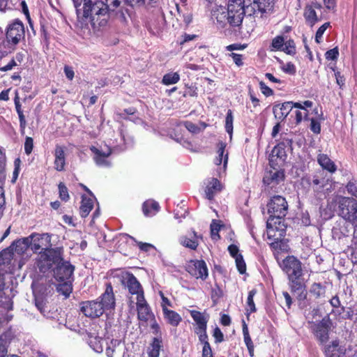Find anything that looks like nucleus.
Instances as JSON below:
<instances>
[{"mask_svg": "<svg viewBox=\"0 0 357 357\" xmlns=\"http://www.w3.org/2000/svg\"><path fill=\"white\" fill-rule=\"evenodd\" d=\"M137 310V317L140 321H148L154 319V315L146 302L145 297L135 301V307Z\"/></svg>", "mask_w": 357, "mask_h": 357, "instance_id": "obj_12", "label": "nucleus"}, {"mask_svg": "<svg viewBox=\"0 0 357 357\" xmlns=\"http://www.w3.org/2000/svg\"><path fill=\"white\" fill-rule=\"evenodd\" d=\"M241 6L248 15H254L257 11L261 13H266L270 9L269 6L267 8L262 7V0H241Z\"/></svg>", "mask_w": 357, "mask_h": 357, "instance_id": "obj_14", "label": "nucleus"}, {"mask_svg": "<svg viewBox=\"0 0 357 357\" xmlns=\"http://www.w3.org/2000/svg\"><path fill=\"white\" fill-rule=\"evenodd\" d=\"M284 178V173L282 169L271 167L264 176L263 182L266 185L271 188L279 184Z\"/></svg>", "mask_w": 357, "mask_h": 357, "instance_id": "obj_10", "label": "nucleus"}, {"mask_svg": "<svg viewBox=\"0 0 357 357\" xmlns=\"http://www.w3.org/2000/svg\"><path fill=\"white\" fill-rule=\"evenodd\" d=\"M79 210L80 215L82 218H86L89 214V198H88L85 195L82 196V202Z\"/></svg>", "mask_w": 357, "mask_h": 357, "instance_id": "obj_37", "label": "nucleus"}, {"mask_svg": "<svg viewBox=\"0 0 357 357\" xmlns=\"http://www.w3.org/2000/svg\"><path fill=\"white\" fill-rule=\"evenodd\" d=\"M33 140L30 137H26L24 143V151L27 155H29L33 150Z\"/></svg>", "mask_w": 357, "mask_h": 357, "instance_id": "obj_53", "label": "nucleus"}, {"mask_svg": "<svg viewBox=\"0 0 357 357\" xmlns=\"http://www.w3.org/2000/svg\"><path fill=\"white\" fill-rule=\"evenodd\" d=\"M95 340L96 342L93 345V349L97 353H101L103 351L102 344L104 340L102 338H97V337H95Z\"/></svg>", "mask_w": 357, "mask_h": 357, "instance_id": "obj_55", "label": "nucleus"}, {"mask_svg": "<svg viewBox=\"0 0 357 357\" xmlns=\"http://www.w3.org/2000/svg\"><path fill=\"white\" fill-rule=\"evenodd\" d=\"M332 323L328 317H325L322 320L315 325L314 329L317 339L321 343H326L328 339V333L331 328Z\"/></svg>", "mask_w": 357, "mask_h": 357, "instance_id": "obj_9", "label": "nucleus"}, {"mask_svg": "<svg viewBox=\"0 0 357 357\" xmlns=\"http://www.w3.org/2000/svg\"><path fill=\"white\" fill-rule=\"evenodd\" d=\"M311 294H312L316 298H321L324 296L326 290L319 283H314L310 290Z\"/></svg>", "mask_w": 357, "mask_h": 357, "instance_id": "obj_38", "label": "nucleus"}, {"mask_svg": "<svg viewBox=\"0 0 357 357\" xmlns=\"http://www.w3.org/2000/svg\"><path fill=\"white\" fill-rule=\"evenodd\" d=\"M229 56L233 59V60H234V63L236 64V66H243V62L242 61V55L241 54H238L236 53H231L229 54Z\"/></svg>", "mask_w": 357, "mask_h": 357, "instance_id": "obj_62", "label": "nucleus"}, {"mask_svg": "<svg viewBox=\"0 0 357 357\" xmlns=\"http://www.w3.org/2000/svg\"><path fill=\"white\" fill-rule=\"evenodd\" d=\"M310 129L314 133L319 134L321 132L320 123L314 119H312L310 123Z\"/></svg>", "mask_w": 357, "mask_h": 357, "instance_id": "obj_57", "label": "nucleus"}, {"mask_svg": "<svg viewBox=\"0 0 357 357\" xmlns=\"http://www.w3.org/2000/svg\"><path fill=\"white\" fill-rule=\"evenodd\" d=\"M293 107L292 102H287L283 104H279L275 105L273 108V112L275 119L282 121L284 120L287 115L291 112Z\"/></svg>", "mask_w": 357, "mask_h": 357, "instance_id": "obj_18", "label": "nucleus"}, {"mask_svg": "<svg viewBox=\"0 0 357 357\" xmlns=\"http://www.w3.org/2000/svg\"><path fill=\"white\" fill-rule=\"evenodd\" d=\"M326 181L323 177L319 175L314 176L312 184L314 190L319 191L325 185Z\"/></svg>", "mask_w": 357, "mask_h": 357, "instance_id": "obj_46", "label": "nucleus"}, {"mask_svg": "<svg viewBox=\"0 0 357 357\" xmlns=\"http://www.w3.org/2000/svg\"><path fill=\"white\" fill-rule=\"evenodd\" d=\"M222 186L220 181L217 178H213L206 187L205 192L206 197L208 199H211L215 194L220 192Z\"/></svg>", "mask_w": 357, "mask_h": 357, "instance_id": "obj_25", "label": "nucleus"}, {"mask_svg": "<svg viewBox=\"0 0 357 357\" xmlns=\"http://www.w3.org/2000/svg\"><path fill=\"white\" fill-rule=\"evenodd\" d=\"M193 238H190L186 236L181 237L180 239L181 244L186 248L195 250L199 244L197 241L198 236H197L195 231H193Z\"/></svg>", "mask_w": 357, "mask_h": 357, "instance_id": "obj_34", "label": "nucleus"}, {"mask_svg": "<svg viewBox=\"0 0 357 357\" xmlns=\"http://www.w3.org/2000/svg\"><path fill=\"white\" fill-rule=\"evenodd\" d=\"M122 282L129 291L128 306L130 310L135 309V301L144 297L143 288L137 279L131 273H126L122 276Z\"/></svg>", "mask_w": 357, "mask_h": 357, "instance_id": "obj_2", "label": "nucleus"}, {"mask_svg": "<svg viewBox=\"0 0 357 357\" xmlns=\"http://www.w3.org/2000/svg\"><path fill=\"white\" fill-rule=\"evenodd\" d=\"M89 302L84 303V305L81 307V312H82V315L79 317L81 321H82V324L83 325L82 328H80L79 333L82 335L86 334L88 335V317L89 315L87 314V310L89 307Z\"/></svg>", "mask_w": 357, "mask_h": 357, "instance_id": "obj_30", "label": "nucleus"}, {"mask_svg": "<svg viewBox=\"0 0 357 357\" xmlns=\"http://www.w3.org/2000/svg\"><path fill=\"white\" fill-rule=\"evenodd\" d=\"M283 149L280 144L275 146L272 150V156H277L278 158H281L282 154L284 153Z\"/></svg>", "mask_w": 357, "mask_h": 357, "instance_id": "obj_61", "label": "nucleus"}, {"mask_svg": "<svg viewBox=\"0 0 357 357\" xmlns=\"http://www.w3.org/2000/svg\"><path fill=\"white\" fill-rule=\"evenodd\" d=\"M234 116L231 110L229 109L225 119V130L231 136L233 132Z\"/></svg>", "mask_w": 357, "mask_h": 357, "instance_id": "obj_44", "label": "nucleus"}, {"mask_svg": "<svg viewBox=\"0 0 357 357\" xmlns=\"http://www.w3.org/2000/svg\"><path fill=\"white\" fill-rule=\"evenodd\" d=\"M0 307L7 311L13 309V301L9 296H3L0 292Z\"/></svg>", "mask_w": 357, "mask_h": 357, "instance_id": "obj_43", "label": "nucleus"}, {"mask_svg": "<svg viewBox=\"0 0 357 357\" xmlns=\"http://www.w3.org/2000/svg\"><path fill=\"white\" fill-rule=\"evenodd\" d=\"M196 333L199 335V341L202 342L204 345H205V344L209 343L207 340L208 335L206 334V328L199 330L197 329Z\"/></svg>", "mask_w": 357, "mask_h": 357, "instance_id": "obj_54", "label": "nucleus"}, {"mask_svg": "<svg viewBox=\"0 0 357 357\" xmlns=\"http://www.w3.org/2000/svg\"><path fill=\"white\" fill-rule=\"evenodd\" d=\"M213 336L216 342H221L223 341V333L218 327H216L213 331Z\"/></svg>", "mask_w": 357, "mask_h": 357, "instance_id": "obj_63", "label": "nucleus"}, {"mask_svg": "<svg viewBox=\"0 0 357 357\" xmlns=\"http://www.w3.org/2000/svg\"><path fill=\"white\" fill-rule=\"evenodd\" d=\"M325 354L327 357H340L339 341L334 340L331 344L328 345L325 349Z\"/></svg>", "mask_w": 357, "mask_h": 357, "instance_id": "obj_33", "label": "nucleus"}, {"mask_svg": "<svg viewBox=\"0 0 357 357\" xmlns=\"http://www.w3.org/2000/svg\"><path fill=\"white\" fill-rule=\"evenodd\" d=\"M256 294V289H252L248 293V296L247 299V305L248 308L247 309V310L250 311V312H255L256 311V307L253 301V298Z\"/></svg>", "mask_w": 357, "mask_h": 357, "instance_id": "obj_45", "label": "nucleus"}, {"mask_svg": "<svg viewBox=\"0 0 357 357\" xmlns=\"http://www.w3.org/2000/svg\"><path fill=\"white\" fill-rule=\"evenodd\" d=\"M190 314L197 325V330L206 328L207 319L202 313L199 311L191 310Z\"/></svg>", "mask_w": 357, "mask_h": 357, "instance_id": "obj_31", "label": "nucleus"}, {"mask_svg": "<svg viewBox=\"0 0 357 357\" xmlns=\"http://www.w3.org/2000/svg\"><path fill=\"white\" fill-rule=\"evenodd\" d=\"M270 218H282L287 213L288 205L286 199L282 196H274L267 205Z\"/></svg>", "mask_w": 357, "mask_h": 357, "instance_id": "obj_6", "label": "nucleus"}, {"mask_svg": "<svg viewBox=\"0 0 357 357\" xmlns=\"http://www.w3.org/2000/svg\"><path fill=\"white\" fill-rule=\"evenodd\" d=\"M225 147L226 144L225 143L220 142L218 144V156L214 160V163L216 165H220L223 161L224 167H226L228 161V155L227 153L225 155Z\"/></svg>", "mask_w": 357, "mask_h": 357, "instance_id": "obj_28", "label": "nucleus"}, {"mask_svg": "<svg viewBox=\"0 0 357 357\" xmlns=\"http://www.w3.org/2000/svg\"><path fill=\"white\" fill-rule=\"evenodd\" d=\"M12 337V333L10 331L5 332L0 335V357L6 356Z\"/></svg>", "mask_w": 357, "mask_h": 357, "instance_id": "obj_24", "label": "nucleus"}, {"mask_svg": "<svg viewBox=\"0 0 357 357\" xmlns=\"http://www.w3.org/2000/svg\"><path fill=\"white\" fill-rule=\"evenodd\" d=\"M291 288L294 292L298 293L297 297L299 300H305L306 298L307 291L301 282H296L292 283Z\"/></svg>", "mask_w": 357, "mask_h": 357, "instance_id": "obj_36", "label": "nucleus"}, {"mask_svg": "<svg viewBox=\"0 0 357 357\" xmlns=\"http://www.w3.org/2000/svg\"><path fill=\"white\" fill-rule=\"evenodd\" d=\"M161 342L157 338H155L151 344V348L149 352V357H158Z\"/></svg>", "mask_w": 357, "mask_h": 357, "instance_id": "obj_41", "label": "nucleus"}, {"mask_svg": "<svg viewBox=\"0 0 357 357\" xmlns=\"http://www.w3.org/2000/svg\"><path fill=\"white\" fill-rule=\"evenodd\" d=\"M246 14L243 7L241 6V0L229 1L227 8V19H229L230 26H241Z\"/></svg>", "mask_w": 357, "mask_h": 357, "instance_id": "obj_5", "label": "nucleus"}, {"mask_svg": "<svg viewBox=\"0 0 357 357\" xmlns=\"http://www.w3.org/2000/svg\"><path fill=\"white\" fill-rule=\"evenodd\" d=\"M243 337H244V342H245L246 346L249 347L251 345H254L252 343V339L250 336L248 326L245 323L243 326Z\"/></svg>", "mask_w": 357, "mask_h": 357, "instance_id": "obj_51", "label": "nucleus"}, {"mask_svg": "<svg viewBox=\"0 0 357 357\" xmlns=\"http://www.w3.org/2000/svg\"><path fill=\"white\" fill-rule=\"evenodd\" d=\"M91 151H92L95 154L93 159L98 165H109V162L107 160V158L112 153L110 148L105 145L104 148L101 147L100 149L96 147H91Z\"/></svg>", "mask_w": 357, "mask_h": 357, "instance_id": "obj_16", "label": "nucleus"}, {"mask_svg": "<svg viewBox=\"0 0 357 357\" xmlns=\"http://www.w3.org/2000/svg\"><path fill=\"white\" fill-rule=\"evenodd\" d=\"M142 208L146 216H152L159 211L160 206L158 202L153 200H148L144 203Z\"/></svg>", "mask_w": 357, "mask_h": 357, "instance_id": "obj_27", "label": "nucleus"}, {"mask_svg": "<svg viewBox=\"0 0 357 357\" xmlns=\"http://www.w3.org/2000/svg\"><path fill=\"white\" fill-rule=\"evenodd\" d=\"M303 15L306 23L310 26H313L319 20L312 5L305 6Z\"/></svg>", "mask_w": 357, "mask_h": 357, "instance_id": "obj_23", "label": "nucleus"}, {"mask_svg": "<svg viewBox=\"0 0 357 357\" xmlns=\"http://www.w3.org/2000/svg\"><path fill=\"white\" fill-rule=\"evenodd\" d=\"M338 54V50L335 47L326 52V58L328 60H335L337 59Z\"/></svg>", "mask_w": 357, "mask_h": 357, "instance_id": "obj_56", "label": "nucleus"}, {"mask_svg": "<svg viewBox=\"0 0 357 357\" xmlns=\"http://www.w3.org/2000/svg\"><path fill=\"white\" fill-rule=\"evenodd\" d=\"M329 23L326 22L323 25H321L318 30L317 31L316 36H315V40L317 43H320V40L325 32L326 29L329 26Z\"/></svg>", "mask_w": 357, "mask_h": 357, "instance_id": "obj_50", "label": "nucleus"}, {"mask_svg": "<svg viewBox=\"0 0 357 357\" xmlns=\"http://www.w3.org/2000/svg\"><path fill=\"white\" fill-rule=\"evenodd\" d=\"M46 301L45 299L42 296H37L35 298V305L38 310L44 316H46V308H47L46 305Z\"/></svg>", "mask_w": 357, "mask_h": 357, "instance_id": "obj_42", "label": "nucleus"}, {"mask_svg": "<svg viewBox=\"0 0 357 357\" xmlns=\"http://www.w3.org/2000/svg\"><path fill=\"white\" fill-rule=\"evenodd\" d=\"M188 272L196 278L205 280L208 277V269L203 260L192 261L187 266Z\"/></svg>", "mask_w": 357, "mask_h": 357, "instance_id": "obj_11", "label": "nucleus"}, {"mask_svg": "<svg viewBox=\"0 0 357 357\" xmlns=\"http://www.w3.org/2000/svg\"><path fill=\"white\" fill-rule=\"evenodd\" d=\"M163 312L168 323L174 326H178L182 320L181 316L175 311L167 310Z\"/></svg>", "mask_w": 357, "mask_h": 357, "instance_id": "obj_32", "label": "nucleus"}, {"mask_svg": "<svg viewBox=\"0 0 357 357\" xmlns=\"http://www.w3.org/2000/svg\"><path fill=\"white\" fill-rule=\"evenodd\" d=\"M202 357H213L212 349L209 343L205 344V345L203 346Z\"/></svg>", "mask_w": 357, "mask_h": 357, "instance_id": "obj_60", "label": "nucleus"}, {"mask_svg": "<svg viewBox=\"0 0 357 357\" xmlns=\"http://www.w3.org/2000/svg\"><path fill=\"white\" fill-rule=\"evenodd\" d=\"M24 38V27L22 22L17 20L8 26L6 31V40L9 44L16 45Z\"/></svg>", "mask_w": 357, "mask_h": 357, "instance_id": "obj_8", "label": "nucleus"}, {"mask_svg": "<svg viewBox=\"0 0 357 357\" xmlns=\"http://www.w3.org/2000/svg\"><path fill=\"white\" fill-rule=\"evenodd\" d=\"M180 79V76L177 73H169L164 75L162 83L165 85H170L177 83Z\"/></svg>", "mask_w": 357, "mask_h": 357, "instance_id": "obj_39", "label": "nucleus"}, {"mask_svg": "<svg viewBox=\"0 0 357 357\" xmlns=\"http://www.w3.org/2000/svg\"><path fill=\"white\" fill-rule=\"evenodd\" d=\"M282 50L289 54H294L296 50H295V43H294V40H289L287 42H285L284 44Z\"/></svg>", "mask_w": 357, "mask_h": 357, "instance_id": "obj_49", "label": "nucleus"}, {"mask_svg": "<svg viewBox=\"0 0 357 357\" xmlns=\"http://www.w3.org/2000/svg\"><path fill=\"white\" fill-rule=\"evenodd\" d=\"M281 268L289 277L291 283L298 282L297 280L303 275L301 262L294 256H288L281 264Z\"/></svg>", "mask_w": 357, "mask_h": 357, "instance_id": "obj_4", "label": "nucleus"}, {"mask_svg": "<svg viewBox=\"0 0 357 357\" xmlns=\"http://www.w3.org/2000/svg\"><path fill=\"white\" fill-rule=\"evenodd\" d=\"M72 281L73 280L58 281L59 283L56 286L57 291L63 295L66 298L68 297L73 290Z\"/></svg>", "mask_w": 357, "mask_h": 357, "instance_id": "obj_29", "label": "nucleus"}, {"mask_svg": "<svg viewBox=\"0 0 357 357\" xmlns=\"http://www.w3.org/2000/svg\"><path fill=\"white\" fill-rule=\"evenodd\" d=\"M13 250L10 246L4 249L0 252V267L10 271V262L13 258Z\"/></svg>", "mask_w": 357, "mask_h": 357, "instance_id": "obj_21", "label": "nucleus"}, {"mask_svg": "<svg viewBox=\"0 0 357 357\" xmlns=\"http://www.w3.org/2000/svg\"><path fill=\"white\" fill-rule=\"evenodd\" d=\"M338 205L339 215L353 225L357 222V202L356 199L342 196H335L329 202L330 209L335 210Z\"/></svg>", "mask_w": 357, "mask_h": 357, "instance_id": "obj_1", "label": "nucleus"}, {"mask_svg": "<svg viewBox=\"0 0 357 357\" xmlns=\"http://www.w3.org/2000/svg\"><path fill=\"white\" fill-rule=\"evenodd\" d=\"M282 70L284 72L289 73V74H294L296 72L295 66L291 63H287L282 66Z\"/></svg>", "mask_w": 357, "mask_h": 357, "instance_id": "obj_64", "label": "nucleus"}, {"mask_svg": "<svg viewBox=\"0 0 357 357\" xmlns=\"http://www.w3.org/2000/svg\"><path fill=\"white\" fill-rule=\"evenodd\" d=\"M159 294L162 298L161 306L162 307V311L165 312L168 310L167 306H171V302L167 297L165 296L164 294L162 291H160Z\"/></svg>", "mask_w": 357, "mask_h": 357, "instance_id": "obj_59", "label": "nucleus"}, {"mask_svg": "<svg viewBox=\"0 0 357 357\" xmlns=\"http://www.w3.org/2000/svg\"><path fill=\"white\" fill-rule=\"evenodd\" d=\"M317 161L323 169H326L331 173L336 171L335 165L327 155L323 153L319 154Z\"/></svg>", "mask_w": 357, "mask_h": 357, "instance_id": "obj_26", "label": "nucleus"}, {"mask_svg": "<svg viewBox=\"0 0 357 357\" xmlns=\"http://www.w3.org/2000/svg\"><path fill=\"white\" fill-rule=\"evenodd\" d=\"M220 227H221V225H220L219 222H218L215 220L212 221V222L211 224V234L212 238L215 239V240L220 238L218 232L220 229Z\"/></svg>", "mask_w": 357, "mask_h": 357, "instance_id": "obj_47", "label": "nucleus"}, {"mask_svg": "<svg viewBox=\"0 0 357 357\" xmlns=\"http://www.w3.org/2000/svg\"><path fill=\"white\" fill-rule=\"evenodd\" d=\"M106 308L102 305L98 301L91 303V317H99L101 316Z\"/></svg>", "mask_w": 357, "mask_h": 357, "instance_id": "obj_35", "label": "nucleus"}, {"mask_svg": "<svg viewBox=\"0 0 357 357\" xmlns=\"http://www.w3.org/2000/svg\"><path fill=\"white\" fill-rule=\"evenodd\" d=\"M284 39L282 36H278L272 40L271 51L282 50Z\"/></svg>", "mask_w": 357, "mask_h": 357, "instance_id": "obj_40", "label": "nucleus"}, {"mask_svg": "<svg viewBox=\"0 0 357 357\" xmlns=\"http://www.w3.org/2000/svg\"><path fill=\"white\" fill-rule=\"evenodd\" d=\"M29 238L27 237L20 238L13 242L10 245L17 255L24 254L30 248Z\"/></svg>", "mask_w": 357, "mask_h": 357, "instance_id": "obj_22", "label": "nucleus"}, {"mask_svg": "<svg viewBox=\"0 0 357 357\" xmlns=\"http://www.w3.org/2000/svg\"><path fill=\"white\" fill-rule=\"evenodd\" d=\"M106 310L114 309L115 307V298L111 284H107L105 292L98 299Z\"/></svg>", "mask_w": 357, "mask_h": 357, "instance_id": "obj_17", "label": "nucleus"}, {"mask_svg": "<svg viewBox=\"0 0 357 357\" xmlns=\"http://www.w3.org/2000/svg\"><path fill=\"white\" fill-rule=\"evenodd\" d=\"M64 149V147L56 145L54 150V168L59 172L64 169L66 164Z\"/></svg>", "mask_w": 357, "mask_h": 357, "instance_id": "obj_20", "label": "nucleus"}, {"mask_svg": "<svg viewBox=\"0 0 357 357\" xmlns=\"http://www.w3.org/2000/svg\"><path fill=\"white\" fill-rule=\"evenodd\" d=\"M347 191L353 196L357 197V183L349 182L347 185Z\"/></svg>", "mask_w": 357, "mask_h": 357, "instance_id": "obj_58", "label": "nucleus"}, {"mask_svg": "<svg viewBox=\"0 0 357 357\" xmlns=\"http://www.w3.org/2000/svg\"><path fill=\"white\" fill-rule=\"evenodd\" d=\"M212 18L215 20L217 24L222 28L229 24L227 19V10L223 6H217L212 10Z\"/></svg>", "mask_w": 357, "mask_h": 357, "instance_id": "obj_19", "label": "nucleus"}, {"mask_svg": "<svg viewBox=\"0 0 357 357\" xmlns=\"http://www.w3.org/2000/svg\"><path fill=\"white\" fill-rule=\"evenodd\" d=\"M236 267L238 268V271L241 274H243L246 271V265L243 260V256L241 255H239L238 256H236L235 258Z\"/></svg>", "mask_w": 357, "mask_h": 357, "instance_id": "obj_48", "label": "nucleus"}, {"mask_svg": "<svg viewBox=\"0 0 357 357\" xmlns=\"http://www.w3.org/2000/svg\"><path fill=\"white\" fill-rule=\"evenodd\" d=\"M59 190L60 198L63 200H68L69 198L68 189L63 183H59Z\"/></svg>", "mask_w": 357, "mask_h": 357, "instance_id": "obj_52", "label": "nucleus"}, {"mask_svg": "<svg viewBox=\"0 0 357 357\" xmlns=\"http://www.w3.org/2000/svg\"><path fill=\"white\" fill-rule=\"evenodd\" d=\"M30 248L33 252H43L52 246L51 236L47 233H33L28 236Z\"/></svg>", "mask_w": 357, "mask_h": 357, "instance_id": "obj_7", "label": "nucleus"}, {"mask_svg": "<svg viewBox=\"0 0 357 357\" xmlns=\"http://www.w3.org/2000/svg\"><path fill=\"white\" fill-rule=\"evenodd\" d=\"M74 267L68 262H62L54 270V275L57 281L73 280Z\"/></svg>", "mask_w": 357, "mask_h": 357, "instance_id": "obj_13", "label": "nucleus"}, {"mask_svg": "<svg viewBox=\"0 0 357 357\" xmlns=\"http://www.w3.org/2000/svg\"><path fill=\"white\" fill-rule=\"evenodd\" d=\"M77 16V28L84 34L89 33V0H73Z\"/></svg>", "mask_w": 357, "mask_h": 357, "instance_id": "obj_3", "label": "nucleus"}, {"mask_svg": "<svg viewBox=\"0 0 357 357\" xmlns=\"http://www.w3.org/2000/svg\"><path fill=\"white\" fill-rule=\"evenodd\" d=\"M61 259L60 252L50 248L40 252L39 261L44 262V266L48 268H50L53 264L59 263Z\"/></svg>", "mask_w": 357, "mask_h": 357, "instance_id": "obj_15", "label": "nucleus"}]
</instances>
